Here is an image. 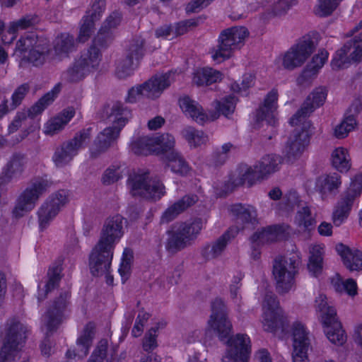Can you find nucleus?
<instances>
[{
    "instance_id": "nucleus-1",
    "label": "nucleus",
    "mask_w": 362,
    "mask_h": 362,
    "mask_svg": "<svg viewBox=\"0 0 362 362\" xmlns=\"http://www.w3.org/2000/svg\"><path fill=\"white\" fill-rule=\"evenodd\" d=\"M228 308L223 300L216 298L211 302V314L208 322L219 339L228 345L223 362H247L251 351L250 340L246 334H238L230 337L232 324L228 317Z\"/></svg>"
},
{
    "instance_id": "nucleus-2",
    "label": "nucleus",
    "mask_w": 362,
    "mask_h": 362,
    "mask_svg": "<svg viewBox=\"0 0 362 362\" xmlns=\"http://www.w3.org/2000/svg\"><path fill=\"white\" fill-rule=\"evenodd\" d=\"M122 16L119 11H114L106 18L96 36L92 40L86 51L81 52L73 66L67 71L69 79L71 82L82 80L90 71L98 68L102 58L101 50L107 47L112 40L111 30L121 23Z\"/></svg>"
},
{
    "instance_id": "nucleus-3",
    "label": "nucleus",
    "mask_w": 362,
    "mask_h": 362,
    "mask_svg": "<svg viewBox=\"0 0 362 362\" xmlns=\"http://www.w3.org/2000/svg\"><path fill=\"white\" fill-rule=\"evenodd\" d=\"M326 98V92H311L301 107L290 119L291 125L301 124L302 127L300 129H295L286 143L285 153L288 160L300 157L309 144L310 136L309 129L312 124L308 117L316 107L324 104Z\"/></svg>"
},
{
    "instance_id": "nucleus-4",
    "label": "nucleus",
    "mask_w": 362,
    "mask_h": 362,
    "mask_svg": "<svg viewBox=\"0 0 362 362\" xmlns=\"http://www.w3.org/2000/svg\"><path fill=\"white\" fill-rule=\"evenodd\" d=\"M249 30L245 26H232L223 30L217 39V45L211 51V59L215 64H221L230 59L235 50L245 44L249 36Z\"/></svg>"
},
{
    "instance_id": "nucleus-5",
    "label": "nucleus",
    "mask_w": 362,
    "mask_h": 362,
    "mask_svg": "<svg viewBox=\"0 0 362 362\" xmlns=\"http://www.w3.org/2000/svg\"><path fill=\"white\" fill-rule=\"evenodd\" d=\"M300 258L297 253L276 257L273 262L272 274L276 290L281 294L288 293L296 285Z\"/></svg>"
},
{
    "instance_id": "nucleus-6",
    "label": "nucleus",
    "mask_w": 362,
    "mask_h": 362,
    "mask_svg": "<svg viewBox=\"0 0 362 362\" xmlns=\"http://www.w3.org/2000/svg\"><path fill=\"white\" fill-rule=\"evenodd\" d=\"M127 185L133 197L156 202L165 194V186L158 179L150 178L149 172L139 170L129 174Z\"/></svg>"
},
{
    "instance_id": "nucleus-7",
    "label": "nucleus",
    "mask_w": 362,
    "mask_h": 362,
    "mask_svg": "<svg viewBox=\"0 0 362 362\" xmlns=\"http://www.w3.org/2000/svg\"><path fill=\"white\" fill-rule=\"evenodd\" d=\"M70 293L67 291H62L49 306L45 314V324L47 327L45 337L40 344L43 355L49 356L52 351V343L49 337L55 332L63 321L64 313L69 302Z\"/></svg>"
},
{
    "instance_id": "nucleus-8",
    "label": "nucleus",
    "mask_w": 362,
    "mask_h": 362,
    "mask_svg": "<svg viewBox=\"0 0 362 362\" xmlns=\"http://www.w3.org/2000/svg\"><path fill=\"white\" fill-rule=\"evenodd\" d=\"M27 327L16 318L7 320L3 345L0 350V362H11L25 341Z\"/></svg>"
},
{
    "instance_id": "nucleus-9",
    "label": "nucleus",
    "mask_w": 362,
    "mask_h": 362,
    "mask_svg": "<svg viewBox=\"0 0 362 362\" xmlns=\"http://www.w3.org/2000/svg\"><path fill=\"white\" fill-rule=\"evenodd\" d=\"M202 228V222L196 219L190 223H180L168 231V238L165 243V249L171 255L185 249L197 238Z\"/></svg>"
},
{
    "instance_id": "nucleus-10",
    "label": "nucleus",
    "mask_w": 362,
    "mask_h": 362,
    "mask_svg": "<svg viewBox=\"0 0 362 362\" xmlns=\"http://www.w3.org/2000/svg\"><path fill=\"white\" fill-rule=\"evenodd\" d=\"M317 309L322 313V322L325 328V333L327 339L338 346L343 345L346 341L345 331L337 317L336 310L327 305L326 297L320 296L315 300Z\"/></svg>"
},
{
    "instance_id": "nucleus-11",
    "label": "nucleus",
    "mask_w": 362,
    "mask_h": 362,
    "mask_svg": "<svg viewBox=\"0 0 362 362\" xmlns=\"http://www.w3.org/2000/svg\"><path fill=\"white\" fill-rule=\"evenodd\" d=\"M50 183L41 177L32 180L29 185L18 196L12 211L16 218L23 217L26 213L34 209L39 198L47 190Z\"/></svg>"
},
{
    "instance_id": "nucleus-12",
    "label": "nucleus",
    "mask_w": 362,
    "mask_h": 362,
    "mask_svg": "<svg viewBox=\"0 0 362 362\" xmlns=\"http://www.w3.org/2000/svg\"><path fill=\"white\" fill-rule=\"evenodd\" d=\"M362 61V33L347 41L332 56L331 67L339 70L349 67L352 62Z\"/></svg>"
},
{
    "instance_id": "nucleus-13",
    "label": "nucleus",
    "mask_w": 362,
    "mask_h": 362,
    "mask_svg": "<svg viewBox=\"0 0 362 362\" xmlns=\"http://www.w3.org/2000/svg\"><path fill=\"white\" fill-rule=\"evenodd\" d=\"M264 308H267L263 321L264 329L269 332H284L287 327L286 319L283 316L276 296L272 291L265 293Z\"/></svg>"
},
{
    "instance_id": "nucleus-14",
    "label": "nucleus",
    "mask_w": 362,
    "mask_h": 362,
    "mask_svg": "<svg viewBox=\"0 0 362 362\" xmlns=\"http://www.w3.org/2000/svg\"><path fill=\"white\" fill-rule=\"evenodd\" d=\"M315 49L313 40L310 35L302 36L288 50L283 59V64L286 69H293L300 66L313 54Z\"/></svg>"
},
{
    "instance_id": "nucleus-15",
    "label": "nucleus",
    "mask_w": 362,
    "mask_h": 362,
    "mask_svg": "<svg viewBox=\"0 0 362 362\" xmlns=\"http://www.w3.org/2000/svg\"><path fill=\"white\" fill-rule=\"evenodd\" d=\"M144 55V40L140 37L133 38L127 49L126 57L116 67V76L125 78L132 75Z\"/></svg>"
},
{
    "instance_id": "nucleus-16",
    "label": "nucleus",
    "mask_w": 362,
    "mask_h": 362,
    "mask_svg": "<svg viewBox=\"0 0 362 362\" xmlns=\"http://www.w3.org/2000/svg\"><path fill=\"white\" fill-rule=\"evenodd\" d=\"M92 129L90 127L81 130L71 140L64 143L57 148L53 156V160L57 167L67 164L83 144L89 141Z\"/></svg>"
},
{
    "instance_id": "nucleus-17",
    "label": "nucleus",
    "mask_w": 362,
    "mask_h": 362,
    "mask_svg": "<svg viewBox=\"0 0 362 362\" xmlns=\"http://www.w3.org/2000/svg\"><path fill=\"white\" fill-rule=\"evenodd\" d=\"M282 158L278 155L269 154L261 158L253 167H244L249 177V187L257 182L267 179L269 175L279 170Z\"/></svg>"
},
{
    "instance_id": "nucleus-18",
    "label": "nucleus",
    "mask_w": 362,
    "mask_h": 362,
    "mask_svg": "<svg viewBox=\"0 0 362 362\" xmlns=\"http://www.w3.org/2000/svg\"><path fill=\"white\" fill-rule=\"evenodd\" d=\"M114 249L99 241L95 245L89 256L90 269L93 276L107 274L111 267Z\"/></svg>"
},
{
    "instance_id": "nucleus-19",
    "label": "nucleus",
    "mask_w": 362,
    "mask_h": 362,
    "mask_svg": "<svg viewBox=\"0 0 362 362\" xmlns=\"http://www.w3.org/2000/svg\"><path fill=\"white\" fill-rule=\"evenodd\" d=\"M68 202L67 194L64 190H59L53 194L44 202L37 211L39 226L45 229L49 222L57 216L59 210Z\"/></svg>"
},
{
    "instance_id": "nucleus-20",
    "label": "nucleus",
    "mask_w": 362,
    "mask_h": 362,
    "mask_svg": "<svg viewBox=\"0 0 362 362\" xmlns=\"http://www.w3.org/2000/svg\"><path fill=\"white\" fill-rule=\"evenodd\" d=\"M58 92H47L33 105L28 110L18 112L12 122L8 126V133L16 132L21 127L23 121L27 117L34 119L51 105L57 98Z\"/></svg>"
},
{
    "instance_id": "nucleus-21",
    "label": "nucleus",
    "mask_w": 362,
    "mask_h": 362,
    "mask_svg": "<svg viewBox=\"0 0 362 362\" xmlns=\"http://www.w3.org/2000/svg\"><path fill=\"white\" fill-rule=\"evenodd\" d=\"M98 115L101 119H108L112 122V127L120 132L132 117V111L124 107L120 101H112L105 103Z\"/></svg>"
},
{
    "instance_id": "nucleus-22",
    "label": "nucleus",
    "mask_w": 362,
    "mask_h": 362,
    "mask_svg": "<svg viewBox=\"0 0 362 362\" xmlns=\"http://www.w3.org/2000/svg\"><path fill=\"white\" fill-rule=\"evenodd\" d=\"M127 221L119 214L107 218L104 223L100 233L99 242L105 245L115 248V243L118 242L124 234L123 223Z\"/></svg>"
},
{
    "instance_id": "nucleus-23",
    "label": "nucleus",
    "mask_w": 362,
    "mask_h": 362,
    "mask_svg": "<svg viewBox=\"0 0 362 362\" xmlns=\"http://www.w3.org/2000/svg\"><path fill=\"white\" fill-rule=\"evenodd\" d=\"M292 335L293 362H308V351L310 346V339L304 325L298 322H295L293 325Z\"/></svg>"
},
{
    "instance_id": "nucleus-24",
    "label": "nucleus",
    "mask_w": 362,
    "mask_h": 362,
    "mask_svg": "<svg viewBox=\"0 0 362 362\" xmlns=\"http://www.w3.org/2000/svg\"><path fill=\"white\" fill-rule=\"evenodd\" d=\"M179 104L184 112L187 113L196 122L200 124H204L209 121H214L221 115L220 111L216 109L210 111L209 115L206 114L202 107L188 96L180 98Z\"/></svg>"
},
{
    "instance_id": "nucleus-25",
    "label": "nucleus",
    "mask_w": 362,
    "mask_h": 362,
    "mask_svg": "<svg viewBox=\"0 0 362 362\" xmlns=\"http://www.w3.org/2000/svg\"><path fill=\"white\" fill-rule=\"evenodd\" d=\"M328 57L329 53L325 49L320 50L314 55L297 78V83L302 86L310 83L317 76Z\"/></svg>"
},
{
    "instance_id": "nucleus-26",
    "label": "nucleus",
    "mask_w": 362,
    "mask_h": 362,
    "mask_svg": "<svg viewBox=\"0 0 362 362\" xmlns=\"http://www.w3.org/2000/svg\"><path fill=\"white\" fill-rule=\"evenodd\" d=\"M93 323L89 322L86 325L74 348L67 351L66 356L69 358L82 359L88 355L95 335Z\"/></svg>"
},
{
    "instance_id": "nucleus-27",
    "label": "nucleus",
    "mask_w": 362,
    "mask_h": 362,
    "mask_svg": "<svg viewBox=\"0 0 362 362\" xmlns=\"http://www.w3.org/2000/svg\"><path fill=\"white\" fill-rule=\"evenodd\" d=\"M223 78V74L211 66L196 68L192 77V81L197 87H206L221 82Z\"/></svg>"
},
{
    "instance_id": "nucleus-28",
    "label": "nucleus",
    "mask_w": 362,
    "mask_h": 362,
    "mask_svg": "<svg viewBox=\"0 0 362 362\" xmlns=\"http://www.w3.org/2000/svg\"><path fill=\"white\" fill-rule=\"evenodd\" d=\"M119 133V130H116L112 127H106L100 132L90 148L91 157L96 158L101 153L105 152L112 144L117 139Z\"/></svg>"
},
{
    "instance_id": "nucleus-29",
    "label": "nucleus",
    "mask_w": 362,
    "mask_h": 362,
    "mask_svg": "<svg viewBox=\"0 0 362 362\" xmlns=\"http://www.w3.org/2000/svg\"><path fill=\"white\" fill-rule=\"evenodd\" d=\"M26 156L21 153H14L6 165L0 176L1 183H8L13 177L21 175L26 163Z\"/></svg>"
},
{
    "instance_id": "nucleus-30",
    "label": "nucleus",
    "mask_w": 362,
    "mask_h": 362,
    "mask_svg": "<svg viewBox=\"0 0 362 362\" xmlns=\"http://www.w3.org/2000/svg\"><path fill=\"white\" fill-rule=\"evenodd\" d=\"M277 92H269L264 102L257 110L256 122L267 121L271 125L275 124L274 112L277 109Z\"/></svg>"
},
{
    "instance_id": "nucleus-31",
    "label": "nucleus",
    "mask_w": 362,
    "mask_h": 362,
    "mask_svg": "<svg viewBox=\"0 0 362 362\" xmlns=\"http://www.w3.org/2000/svg\"><path fill=\"white\" fill-rule=\"evenodd\" d=\"M40 18L37 14H26L20 19L11 21L7 29L10 39L7 40L6 36H2L1 40L4 44H11L16 38L20 30H25L38 24Z\"/></svg>"
},
{
    "instance_id": "nucleus-32",
    "label": "nucleus",
    "mask_w": 362,
    "mask_h": 362,
    "mask_svg": "<svg viewBox=\"0 0 362 362\" xmlns=\"http://www.w3.org/2000/svg\"><path fill=\"white\" fill-rule=\"evenodd\" d=\"M171 74L157 73L144 83L132 86L128 90H165L171 84Z\"/></svg>"
},
{
    "instance_id": "nucleus-33",
    "label": "nucleus",
    "mask_w": 362,
    "mask_h": 362,
    "mask_svg": "<svg viewBox=\"0 0 362 362\" xmlns=\"http://www.w3.org/2000/svg\"><path fill=\"white\" fill-rule=\"evenodd\" d=\"M352 194L351 191H345L341 194L332 215L333 223L335 226H340L349 216L356 199Z\"/></svg>"
},
{
    "instance_id": "nucleus-34",
    "label": "nucleus",
    "mask_w": 362,
    "mask_h": 362,
    "mask_svg": "<svg viewBox=\"0 0 362 362\" xmlns=\"http://www.w3.org/2000/svg\"><path fill=\"white\" fill-rule=\"evenodd\" d=\"M197 202L195 194H187L168 207L161 216L162 223H169L174 220L180 214Z\"/></svg>"
},
{
    "instance_id": "nucleus-35",
    "label": "nucleus",
    "mask_w": 362,
    "mask_h": 362,
    "mask_svg": "<svg viewBox=\"0 0 362 362\" xmlns=\"http://www.w3.org/2000/svg\"><path fill=\"white\" fill-rule=\"evenodd\" d=\"M336 250L341 256L346 267L350 271L362 269V252L358 250H351L342 243L336 245Z\"/></svg>"
},
{
    "instance_id": "nucleus-36",
    "label": "nucleus",
    "mask_w": 362,
    "mask_h": 362,
    "mask_svg": "<svg viewBox=\"0 0 362 362\" xmlns=\"http://www.w3.org/2000/svg\"><path fill=\"white\" fill-rule=\"evenodd\" d=\"M230 211L238 222L252 226L258 224L257 210L252 205L235 204L231 206Z\"/></svg>"
},
{
    "instance_id": "nucleus-37",
    "label": "nucleus",
    "mask_w": 362,
    "mask_h": 362,
    "mask_svg": "<svg viewBox=\"0 0 362 362\" xmlns=\"http://www.w3.org/2000/svg\"><path fill=\"white\" fill-rule=\"evenodd\" d=\"M50 52L49 42L47 38L43 37L39 39L38 43L33 49H30L27 59L35 66H41L45 63Z\"/></svg>"
},
{
    "instance_id": "nucleus-38",
    "label": "nucleus",
    "mask_w": 362,
    "mask_h": 362,
    "mask_svg": "<svg viewBox=\"0 0 362 362\" xmlns=\"http://www.w3.org/2000/svg\"><path fill=\"white\" fill-rule=\"evenodd\" d=\"M341 184V176L337 173H333L318 177L316 188L322 196H325L327 194H337Z\"/></svg>"
},
{
    "instance_id": "nucleus-39",
    "label": "nucleus",
    "mask_w": 362,
    "mask_h": 362,
    "mask_svg": "<svg viewBox=\"0 0 362 362\" xmlns=\"http://www.w3.org/2000/svg\"><path fill=\"white\" fill-rule=\"evenodd\" d=\"M75 115V109L69 107L64 109L57 116L49 121L47 124L45 133L53 135L64 127Z\"/></svg>"
},
{
    "instance_id": "nucleus-40",
    "label": "nucleus",
    "mask_w": 362,
    "mask_h": 362,
    "mask_svg": "<svg viewBox=\"0 0 362 362\" xmlns=\"http://www.w3.org/2000/svg\"><path fill=\"white\" fill-rule=\"evenodd\" d=\"M282 227L280 226H272L265 228H262L261 231L255 232L250 238V242L253 244L261 245L269 243L277 240L278 235L282 232Z\"/></svg>"
},
{
    "instance_id": "nucleus-41",
    "label": "nucleus",
    "mask_w": 362,
    "mask_h": 362,
    "mask_svg": "<svg viewBox=\"0 0 362 362\" xmlns=\"http://www.w3.org/2000/svg\"><path fill=\"white\" fill-rule=\"evenodd\" d=\"M62 267L59 264H54L50 267L47 272V281L44 286L45 291L41 293L39 291L37 299L39 302H42L46 298L47 294L58 286L62 279Z\"/></svg>"
},
{
    "instance_id": "nucleus-42",
    "label": "nucleus",
    "mask_w": 362,
    "mask_h": 362,
    "mask_svg": "<svg viewBox=\"0 0 362 362\" xmlns=\"http://www.w3.org/2000/svg\"><path fill=\"white\" fill-rule=\"evenodd\" d=\"M230 239V230H227L216 240L205 246L202 250V255L207 259L216 258L225 250Z\"/></svg>"
},
{
    "instance_id": "nucleus-43",
    "label": "nucleus",
    "mask_w": 362,
    "mask_h": 362,
    "mask_svg": "<svg viewBox=\"0 0 362 362\" xmlns=\"http://www.w3.org/2000/svg\"><path fill=\"white\" fill-rule=\"evenodd\" d=\"M74 48V37L67 33L57 35L54 43V49L58 56H68Z\"/></svg>"
},
{
    "instance_id": "nucleus-44",
    "label": "nucleus",
    "mask_w": 362,
    "mask_h": 362,
    "mask_svg": "<svg viewBox=\"0 0 362 362\" xmlns=\"http://www.w3.org/2000/svg\"><path fill=\"white\" fill-rule=\"evenodd\" d=\"M132 151L136 155L147 156L156 152V140L153 137L141 136L131 144Z\"/></svg>"
},
{
    "instance_id": "nucleus-45",
    "label": "nucleus",
    "mask_w": 362,
    "mask_h": 362,
    "mask_svg": "<svg viewBox=\"0 0 362 362\" xmlns=\"http://www.w3.org/2000/svg\"><path fill=\"white\" fill-rule=\"evenodd\" d=\"M166 159L168 161V166L173 173L182 176L186 175L189 173L190 168L179 152L170 153Z\"/></svg>"
},
{
    "instance_id": "nucleus-46",
    "label": "nucleus",
    "mask_w": 362,
    "mask_h": 362,
    "mask_svg": "<svg viewBox=\"0 0 362 362\" xmlns=\"http://www.w3.org/2000/svg\"><path fill=\"white\" fill-rule=\"evenodd\" d=\"M332 166L341 173L347 172L351 168L348 151L344 148H337L332 153Z\"/></svg>"
},
{
    "instance_id": "nucleus-47",
    "label": "nucleus",
    "mask_w": 362,
    "mask_h": 362,
    "mask_svg": "<svg viewBox=\"0 0 362 362\" xmlns=\"http://www.w3.org/2000/svg\"><path fill=\"white\" fill-rule=\"evenodd\" d=\"M156 140V147L157 153L163 154L165 158L170 153L177 152L175 148V138L169 134H163L160 136L153 137Z\"/></svg>"
},
{
    "instance_id": "nucleus-48",
    "label": "nucleus",
    "mask_w": 362,
    "mask_h": 362,
    "mask_svg": "<svg viewBox=\"0 0 362 362\" xmlns=\"http://www.w3.org/2000/svg\"><path fill=\"white\" fill-rule=\"evenodd\" d=\"M202 18L198 16L194 18H189L175 22L173 25V36L171 39L177 38L180 36L184 35L192 29L197 27L202 22Z\"/></svg>"
},
{
    "instance_id": "nucleus-49",
    "label": "nucleus",
    "mask_w": 362,
    "mask_h": 362,
    "mask_svg": "<svg viewBox=\"0 0 362 362\" xmlns=\"http://www.w3.org/2000/svg\"><path fill=\"white\" fill-rule=\"evenodd\" d=\"M247 184L249 187V177L247 175L244 168H243L239 175L237 177L230 176L228 180L226 181L221 187V196H226L232 192L236 187Z\"/></svg>"
},
{
    "instance_id": "nucleus-50",
    "label": "nucleus",
    "mask_w": 362,
    "mask_h": 362,
    "mask_svg": "<svg viewBox=\"0 0 362 362\" xmlns=\"http://www.w3.org/2000/svg\"><path fill=\"white\" fill-rule=\"evenodd\" d=\"M295 222L299 227H303L305 230L310 231L315 228L316 221L311 214L308 206H303L299 209L295 217Z\"/></svg>"
},
{
    "instance_id": "nucleus-51",
    "label": "nucleus",
    "mask_w": 362,
    "mask_h": 362,
    "mask_svg": "<svg viewBox=\"0 0 362 362\" xmlns=\"http://www.w3.org/2000/svg\"><path fill=\"white\" fill-rule=\"evenodd\" d=\"M42 38L38 37L34 33H28L22 35L16 42V52L21 55H25L26 52H29L38 43V40Z\"/></svg>"
},
{
    "instance_id": "nucleus-52",
    "label": "nucleus",
    "mask_w": 362,
    "mask_h": 362,
    "mask_svg": "<svg viewBox=\"0 0 362 362\" xmlns=\"http://www.w3.org/2000/svg\"><path fill=\"white\" fill-rule=\"evenodd\" d=\"M322 248L321 247L315 245L313 247L310 251L308 269L315 276H317L322 272Z\"/></svg>"
},
{
    "instance_id": "nucleus-53",
    "label": "nucleus",
    "mask_w": 362,
    "mask_h": 362,
    "mask_svg": "<svg viewBox=\"0 0 362 362\" xmlns=\"http://www.w3.org/2000/svg\"><path fill=\"white\" fill-rule=\"evenodd\" d=\"M95 21L89 18L88 15H85L82 18L77 37L78 42L84 43L89 40L95 29Z\"/></svg>"
},
{
    "instance_id": "nucleus-54",
    "label": "nucleus",
    "mask_w": 362,
    "mask_h": 362,
    "mask_svg": "<svg viewBox=\"0 0 362 362\" xmlns=\"http://www.w3.org/2000/svg\"><path fill=\"white\" fill-rule=\"evenodd\" d=\"M237 101L238 99L233 95H230L221 100L214 101V107L218 110L221 115L228 118L229 115L234 112Z\"/></svg>"
},
{
    "instance_id": "nucleus-55",
    "label": "nucleus",
    "mask_w": 362,
    "mask_h": 362,
    "mask_svg": "<svg viewBox=\"0 0 362 362\" xmlns=\"http://www.w3.org/2000/svg\"><path fill=\"white\" fill-rule=\"evenodd\" d=\"M356 125V120L352 115L346 116L343 121L334 129V136L338 139L346 137L349 132L353 130Z\"/></svg>"
},
{
    "instance_id": "nucleus-56",
    "label": "nucleus",
    "mask_w": 362,
    "mask_h": 362,
    "mask_svg": "<svg viewBox=\"0 0 362 362\" xmlns=\"http://www.w3.org/2000/svg\"><path fill=\"white\" fill-rule=\"evenodd\" d=\"M182 136L194 146H199L204 141V132L192 127H187L182 131Z\"/></svg>"
},
{
    "instance_id": "nucleus-57",
    "label": "nucleus",
    "mask_w": 362,
    "mask_h": 362,
    "mask_svg": "<svg viewBox=\"0 0 362 362\" xmlns=\"http://www.w3.org/2000/svg\"><path fill=\"white\" fill-rule=\"evenodd\" d=\"M341 0H318L316 14L320 17L330 16L339 5Z\"/></svg>"
},
{
    "instance_id": "nucleus-58",
    "label": "nucleus",
    "mask_w": 362,
    "mask_h": 362,
    "mask_svg": "<svg viewBox=\"0 0 362 362\" xmlns=\"http://www.w3.org/2000/svg\"><path fill=\"white\" fill-rule=\"evenodd\" d=\"M256 81V76L252 73H245L241 79V83L234 81L231 83L230 90H247L252 88Z\"/></svg>"
},
{
    "instance_id": "nucleus-59",
    "label": "nucleus",
    "mask_w": 362,
    "mask_h": 362,
    "mask_svg": "<svg viewBox=\"0 0 362 362\" xmlns=\"http://www.w3.org/2000/svg\"><path fill=\"white\" fill-rule=\"evenodd\" d=\"M156 338V329L151 328L143 339V349L145 351L152 353L151 351L158 346Z\"/></svg>"
},
{
    "instance_id": "nucleus-60",
    "label": "nucleus",
    "mask_w": 362,
    "mask_h": 362,
    "mask_svg": "<svg viewBox=\"0 0 362 362\" xmlns=\"http://www.w3.org/2000/svg\"><path fill=\"white\" fill-rule=\"evenodd\" d=\"M107 341L102 339L99 341L95 350L93 351L88 362H103L107 356Z\"/></svg>"
},
{
    "instance_id": "nucleus-61",
    "label": "nucleus",
    "mask_w": 362,
    "mask_h": 362,
    "mask_svg": "<svg viewBox=\"0 0 362 362\" xmlns=\"http://www.w3.org/2000/svg\"><path fill=\"white\" fill-rule=\"evenodd\" d=\"M151 315L148 313L144 311V308H141L136 317L135 325L132 329V333L134 337H139L143 332V327L149 319Z\"/></svg>"
},
{
    "instance_id": "nucleus-62",
    "label": "nucleus",
    "mask_w": 362,
    "mask_h": 362,
    "mask_svg": "<svg viewBox=\"0 0 362 362\" xmlns=\"http://www.w3.org/2000/svg\"><path fill=\"white\" fill-rule=\"evenodd\" d=\"M296 3L297 0H279L272 8V14L275 16H281Z\"/></svg>"
},
{
    "instance_id": "nucleus-63",
    "label": "nucleus",
    "mask_w": 362,
    "mask_h": 362,
    "mask_svg": "<svg viewBox=\"0 0 362 362\" xmlns=\"http://www.w3.org/2000/svg\"><path fill=\"white\" fill-rule=\"evenodd\" d=\"M105 10V0H93L91 5V13L88 14L90 11L86 12V15L89 18H93L94 21H98L101 17L103 13Z\"/></svg>"
},
{
    "instance_id": "nucleus-64",
    "label": "nucleus",
    "mask_w": 362,
    "mask_h": 362,
    "mask_svg": "<svg viewBox=\"0 0 362 362\" xmlns=\"http://www.w3.org/2000/svg\"><path fill=\"white\" fill-rule=\"evenodd\" d=\"M362 110V95L355 98L349 107L347 109L345 115H352L356 119V116L358 115Z\"/></svg>"
}]
</instances>
